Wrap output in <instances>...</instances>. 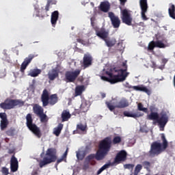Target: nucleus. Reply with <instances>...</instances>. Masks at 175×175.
Here are the masks:
<instances>
[{"instance_id": "25", "label": "nucleus", "mask_w": 175, "mask_h": 175, "mask_svg": "<svg viewBox=\"0 0 175 175\" xmlns=\"http://www.w3.org/2000/svg\"><path fill=\"white\" fill-rule=\"evenodd\" d=\"M100 10L104 13H107L110 10V3L109 1H103L100 4Z\"/></svg>"}, {"instance_id": "50", "label": "nucleus", "mask_w": 175, "mask_h": 175, "mask_svg": "<svg viewBox=\"0 0 175 175\" xmlns=\"http://www.w3.org/2000/svg\"><path fill=\"white\" fill-rule=\"evenodd\" d=\"M90 21H91V25L92 27H95V18L92 17L90 18Z\"/></svg>"}, {"instance_id": "43", "label": "nucleus", "mask_w": 175, "mask_h": 175, "mask_svg": "<svg viewBox=\"0 0 175 175\" xmlns=\"http://www.w3.org/2000/svg\"><path fill=\"white\" fill-rule=\"evenodd\" d=\"M142 165L144 169H146V170H150V167H151V163H150V161H145L142 163Z\"/></svg>"}, {"instance_id": "8", "label": "nucleus", "mask_w": 175, "mask_h": 175, "mask_svg": "<svg viewBox=\"0 0 175 175\" xmlns=\"http://www.w3.org/2000/svg\"><path fill=\"white\" fill-rule=\"evenodd\" d=\"M26 125L29 131H31L38 139L42 137L40 129L38 127L36 124H33V119L32 118V114L31 113H28L26 116Z\"/></svg>"}, {"instance_id": "19", "label": "nucleus", "mask_w": 175, "mask_h": 175, "mask_svg": "<svg viewBox=\"0 0 175 175\" xmlns=\"http://www.w3.org/2000/svg\"><path fill=\"white\" fill-rule=\"evenodd\" d=\"M94 29L96 31V35L98 36V38H100V39H103L106 40L109 36V32L106 31L105 29L98 30V27H94Z\"/></svg>"}, {"instance_id": "49", "label": "nucleus", "mask_w": 175, "mask_h": 175, "mask_svg": "<svg viewBox=\"0 0 175 175\" xmlns=\"http://www.w3.org/2000/svg\"><path fill=\"white\" fill-rule=\"evenodd\" d=\"M83 167V170H87V169L90 167V162L88 161L87 163H85Z\"/></svg>"}, {"instance_id": "3", "label": "nucleus", "mask_w": 175, "mask_h": 175, "mask_svg": "<svg viewBox=\"0 0 175 175\" xmlns=\"http://www.w3.org/2000/svg\"><path fill=\"white\" fill-rule=\"evenodd\" d=\"M41 102L42 103L43 107H46V106H49V105L50 106H54V105L58 103V94H54L50 95L49 90L44 89L41 95Z\"/></svg>"}, {"instance_id": "36", "label": "nucleus", "mask_w": 175, "mask_h": 175, "mask_svg": "<svg viewBox=\"0 0 175 175\" xmlns=\"http://www.w3.org/2000/svg\"><path fill=\"white\" fill-rule=\"evenodd\" d=\"M104 42H105L106 45L107 47H113L116 45V40H111L110 38H106Z\"/></svg>"}, {"instance_id": "9", "label": "nucleus", "mask_w": 175, "mask_h": 175, "mask_svg": "<svg viewBox=\"0 0 175 175\" xmlns=\"http://www.w3.org/2000/svg\"><path fill=\"white\" fill-rule=\"evenodd\" d=\"M80 73H81V69H77L75 71H66L65 73L66 83H75L76 79L80 75Z\"/></svg>"}, {"instance_id": "7", "label": "nucleus", "mask_w": 175, "mask_h": 175, "mask_svg": "<svg viewBox=\"0 0 175 175\" xmlns=\"http://www.w3.org/2000/svg\"><path fill=\"white\" fill-rule=\"evenodd\" d=\"M57 150L54 148H49L46 152L45 157L43 158V160L40 161L39 166L40 167H43L46 165H49V163H53L57 161Z\"/></svg>"}, {"instance_id": "23", "label": "nucleus", "mask_w": 175, "mask_h": 175, "mask_svg": "<svg viewBox=\"0 0 175 175\" xmlns=\"http://www.w3.org/2000/svg\"><path fill=\"white\" fill-rule=\"evenodd\" d=\"M85 159L86 161H88V162H90L92 159H96V161H103V159H105V157L103 156H99V154H98L97 150L96 154H91L88 155Z\"/></svg>"}, {"instance_id": "55", "label": "nucleus", "mask_w": 175, "mask_h": 175, "mask_svg": "<svg viewBox=\"0 0 175 175\" xmlns=\"http://www.w3.org/2000/svg\"><path fill=\"white\" fill-rule=\"evenodd\" d=\"M126 88H129V89L133 88V86L131 85L129 83H126Z\"/></svg>"}, {"instance_id": "57", "label": "nucleus", "mask_w": 175, "mask_h": 175, "mask_svg": "<svg viewBox=\"0 0 175 175\" xmlns=\"http://www.w3.org/2000/svg\"><path fill=\"white\" fill-rule=\"evenodd\" d=\"M13 152H14V150H9L8 151V154H13Z\"/></svg>"}, {"instance_id": "31", "label": "nucleus", "mask_w": 175, "mask_h": 175, "mask_svg": "<svg viewBox=\"0 0 175 175\" xmlns=\"http://www.w3.org/2000/svg\"><path fill=\"white\" fill-rule=\"evenodd\" d=\"M168 14L171 18L175 20V5L173 3L169 4Z\"/></svg>"}, {"instance_id": "35", "label": "nucleus", "mask_w": 175, "mask_h": 175, "mask_svg": "<svg viewBox=\"0 0 175 175\" xmlns=\"http://www.w3.org/2000/svg\"><path fill=\"white\" fill-rule=\"evenodd\" d=\"M42 73V70L40 69H33L31 70L30 72L29 73V76H31V77H38L39 75Z\"/></svg>"}, {"instance_id": "2", "label": "nucleus", "mask_w": 175, "mask_h": 175, "mask_svg": "<svg viewBox=\"0 0 175 175\" xmlns=\"http://www.w3.org/2000/svg\"><path fill=\"white\" fill-rule=\"evenodd\" d=\"M161 140L163 142L162 144L161 142L156 141L152 143L150 146V149L148 152V157L150 158H154V157H158L159 154H162L163 151L167 148L169 146V142H167V139H166V137L165 134H161Z\"/></svg>"}, {"instance_id": "40", "label": "nucleus", "mask_w": 175, "mask_h": 175, "mask_svg": "<svg viewBox=\"0 0 175 175\" xmlns=\"http://www.w3.org/2000/svg\"><path fill=\"white\" fill-rule=\"evenodd\" d=\"M41 122H47L49 121V119L47 118V115H46L44 113H41V115L38 116Z\"/></svg>"}, {"instance_id": "18", "label": "nucleus", "mask_w": 175, "mask_h": 175, "mask_svg": "<svg viewBox=\"0 0 175 175\" xmlns=\"http://www.w3.org/2000/svg\"><path fill=\"white\" fill-rule=\"evenodd\" d=\"M35 11H36V17H40L41 18H44V17H49V14H47V12L49 10L44 9V8H42L41 10H40L38 8H35Z\"/></svg>"}, {"instance_id": "54", "label": "nucleus", "mask_w": 175, "mask_h": 175, "mask_svg": "<svg viewBox=\"0 0 175 175\" xmlns=\"http://www.w3.org/2000/svg\"><path fill=\"white\" fill-rule=\"evenodd\" d=\"M77 41L78 42V43H84V40H83L81 38H77Z\"/></svg>"}, {"instance_id": "13", "label": "nucleus", "mask_w": 175, "mask_h": 175, "mask_svg": "<svg viewBox=\"0 0 175 175\" xmlns=\"http://www.w3.org/2000/svg\"><path fill=\"white\" fill-rule=\"evenodd\" d=\"M108 17H109L113 28H120V25H121V20H120L118 16H116L114 13L110 12L108 13Z\"/></svg>"}, {"instance_id": "4", "label": "nucleus", "mask_w": 175, "mask_h": 175, "mask_svg": "<svg viewBox=\"0 0 175 175\" xmlns=\"http://www.w3.org/2000/svg\"><path fill=\"white\" fill-rule=\"evenodd\" d=\"M25 105V101L21 99H12L10 98H6L4 102L0 103L1 109L3 110H12L14 109L16 106L18 107H23Z\"/></svg>"}, {"instance_id": "44", "label": "nucleus", "mask_w": 175, "mask_h": 175, "mask_svg": "<svg viewBox=\"0 0 175 175\" xmlns=\"http://www.w3.org/2000/svg\"><path fill=\"white\" fill-rule=\"evenodd\" d=\"M122 138L120 136H116L113 139V143L114 144H118V143H121L122 142Z\"/></svg>"}, {"instance_id": "26", "label": "nucleus", "mask_w": 175, "mask_h": 175, "mask_svg": "<svg viewBox=\"0 0 175 175\" xmlns=\"http://www.w3.org/2000/svg\"><path fill=\"white\" fill-rule=\"evenodd\" d=\"M129 106V103L126 99H122L116 105V109H124V107H128Z\"/></svg>"}, {"instance_id": "1", "label": "nucleus", "mask_w": 175, "mask_h": 175, "mask_svg": "<svg viewBox=\"0 0 175 175\" xmlns=\"http://www.w3.org/2000/svg\"><path fill=\"white\" fill-rule=\"evenodd\" d=\"M123 69H120L117 67L111 68L109 70L105 72L106 76H101V80L104 81H108L111 84H116L117 83H121L122 81H125L126 77H128L129 72H126L128 70V66L126 65V62L122 63Z\"/></svg>"}, {"instance_id": "32", "label": "nucleus", "mask_w": 175, "mask_h": 175, "mask_svg": "<svg viewBox=\"0 0 175 175\" xmlns=\"http://www.w3.org/2000/svg\"><path fill=\"white\" fill-rule=\"evenodd\" d=\"M72 117L70 113L66 110H64L62 113V122H65L66 121H68L69 118Z\"/></svg>"}, {"instance_id": "17", "label": "nucleus", "mask_w": 175, "mask_h": 175, "mask_svg": "<svg viewBox=\"0 0 175 175\" xmlns=\"http://www.w3.org/2000/svg\"><path fill=\"white\" fill-rule=\"evenodd\" d=\"M10 170H11V172H13V173L18 170V161L17 160V158L14 157V155H12V157H11Z\"/></svg>"}, {"instance_id": "11", "label": "nucleus", "mask_w": 175, "mask_h": 175, "mask_svg": "<svg viewBox=\"0 0 175 175\" xmlns=\"http://www.w3.org/2000/svg\"><path fill=\"white\" fill-rule=\"evenodd\" d=\"M92 56L90 53H86L83 55V61L81 62V66L83 69H87L92 65Z\"/></svg>"}, {"instance_id": "37", "label": "nucleus", "mask_w": 175, "mask_h": 175, "mask_svg": "<svg viewBox=\"0 0 175 175\" xmlns=\"http://www.w3.org/2000/svg\"><path fill=\"white\" fill-rule=\"evenodd\" d=\"M57 4V1L55 0H47V3L45 6V10H50V6L51 5H56Z\"/></svg>"}, {"instance_id": "34", "label": "nucleus", "mask_w": 175, "mask_h": 175, "mask_svg": "<svg viewBox=\"0 0 175 175\" xmlns=\"http://www.w3.org/2000/svg\"><path fill=\"white\" fill-rule=\"evenodd\" d=\"M64 129V124H59L57 127H55L53 130V135H55V136H59L61 135V132L62 129Z\"/></svg>"}, {"instance_id": "45", "label": "nucleus", "mask_w": 175, "mask_h": 175, "mask_svg": "<svg viewBox=\"0 0 175 175\" xmlns=\"http://www.w3.org/2000/svg\"><path fill=\"white\" fill-rule=\"evenodd\" d=\"M107 106L108 109H109L110 111H113L115 109H117V107H116V105H113L110 103H107Z\"/></svg>"}, {"instance_id": "16", "label": "nucleus", "mask_w": 175, "mask_h": 175, "mask_svg": "<svg viewBox=\"0 0 175 175\" xmlns=\"http://www.w3.org/2000/svg\"><path fill=\"white\" fill-rule=\"evenodd\" d=\"M0 128L1 131H5L9 125V120H8V115L6 113H0Z\"/></svg>"}, {"instance_id": "22", "label": "nucleus", "mask_w": 175, "mask_h": 175, "mask_svg": "<svg viewBox=\"0 0 175 175\" xmlns=\"http://www.w3.org/2000/svg\"><path fill=\"white\" fill-rule=\"evenodd\" d=\"M133 90L135 91H140L141 92H146L148 95H151V91L143 85L133 86Z\"/></svg>"}, {"instance_id": "29", "label": "nucleus", "mask_w": 175, "mask_h": 175, "mask_svg": "<svg viewBox=\"0 0 175 175\" xmlns=\"http://www.w3.org/2000/svg\"><path fill=\"white\" fill-rule=\"evenodd\" d=\"M85 91L84 85H78L75 88V96H80Z\"/></svg>"}, {"instance_id": "28", "label": "nucleus", "mask_w": 175, "mask_h": 175, "mask_svg": "<svg viewBox=\"0 0 175 175\" xmlns=\"http://www.w3.org/2000/svg\"><path fill=\"white\" fill-rule=\"evenodd\" d=\"M58 76V70H57L55 68L52 69L51 71L48 73V77L51 81H54V80H55Z\"/></svg>"}, {"instance_id": "30", "label": "nucleus", "mask_w": 175, "mask_h": 175, "mask_svg": "<svg viewBox=\"0 0 175 175\" xmlns=\"http://www.w3.org/2000/svg\"><path fill=\"white\" fill-rule=\"evenodd\" d=\"M79 131L81 132H85V131H87V124H83L82 123L77 124V129L73 131V133H79Z\"/></svg>"}, {"instance_id": "33", "label": "nucleus", "mask_w": 175, "mask_h": 175, "mask_svg": "<svg viewBox=\"0 0 175 175\" xmlns=\"http://www.w3.org/2000/svg\"><path fill=\"white\" fill-rule=\"evenodd\" d=\"M159 114L157 112L151 111L150 114L147 115L146 118L150 121H157Z\"/></svg>"}, {"instance_id": "39", "label": "nucleus", "mask_w": 175, "mask_h": 175, "mask_svg": "<svg viewBox=\"0 0 175 175\" xmlns=\"http://www.w3.org/2000/svg\"><path fill=\"white\" fill-rule=\"evenodd\" d=\"M80 108L82 113H87L88 111V105L85 103H82Z\"/></svg>"}, {"instance_id": "48", "label": "nucleus", "mask_w": 175, "mask_h": 175, "mask_svg": "<svg viewBox=\"0 0 175 175\" xmlns=\"http://www.w3.org/2000/svg\"><path fill=\"white\" fill-rule=\"evenodd\" d=\"M124 169H133V167H135V165L134 164H125L124 165Z\"/></svg>"}, {"instance_id": "53", "label": "nucleus", "mask_w": 175, "mask_h": 175, "mask_svg": "<svg viewBox=\"0 0 175 175\" xmlns=\"http://www.w3.org/2000/svg\"><path fill=\"white\" fill-rule=\"evenodd\" d=\"M68 150H69V148H66V150L65 151V152L64 153L63 156H62V158L64 159V158H66V156L68 155Z\"/></svg>"}, {"instance_id": "27", "label": "nucleus", "mask_w": 175, "mask_h": 175, "mask_svg": "<svg viewBox=\"0 0 175 175\" xmlns=\"http://www.w3.org/2000/svg\"><path fill=\"white\" fill-rule=\"evenodd\" d=\"M124 117H131L132 118H139V117H143L144 116V113H142L140 112H136L135 113H132L129 111H124L123 113Z\"/></svg>"}, {"instance_id": "47", "label": "nucleus", "mask_w": 175, "mask_h": 175, "mask_svg": "<svg viewBox=\"0 0 175 175\" xmlns=\"http://www.w3.org/2000/svg\"><path fill=\"white\" fill-rule=\"evenodd\" d=\"M6 135H8V136H14V129H10V130H8L6 131Z\"/></svg>"}, {"instance_id": "52", "label": "nucleus", "mask_w": 175, "mask_h": 175, "mask_svg": "<svg viewBox=\"0 0 175 175\" xmlns=\"http://www.w3.org/2000/svg\"><path fill=\"white\" fill-rule=\"evenodd\" d=\"M168 61L169 60L167 59L163 58V59H162V64H163V65H166V64H167Z\"/></svg>"}, {"instance_id": "42", "label": "nucleus", "mask_w": 175, "mask_h": 175, "mask_svg": "<svg viewBox=\"0 0 175 175\" xmlns=\"http://www.w3.org/2000/svg\"><path fill=\"white\" fill-rule=\"evenodd\" d=\"M109 166H110V163L105 164L102 167H100L98 170L97 174L98 175L100 174V173H102V172H103V170H106V169H109Z\"/></svg>"}, {"instance_id": "6", "label": "nucleus", "mask_w": 175, "mask_h": 175, "mask_svg": "<svg viewBox=\"0 0 175 175\" xmlns=\"http://www.w3.org/2000/svg\"><path fill=\"white\" fill-rule=\"evenodd\" d=\"M110 148H111V138L110 137H107L100 142L97 154L98 157L105 158L106 155L109 154Z\"/></svg>"}, {"instance_id": "10", "label": "nucleus", "mask_w": 175, "mask_h": 175, "mask_svg": "<svg viewBox=\"0 0 175 175\" xmlns=\"http://www.w3.org/2000/svg\"><path fill=\"white\" fill-rule=\"evenodd\" d=\"M126 157H128V154L126 153V151L120 150L116 154L113 161V163H116V165H120L121 162H125V161H126Z\"/></svg>"}, {"instance_id": "38", "label": "nucleus", "mask_w": 175, "mask_h": 175, "mask_svg": "<svg viewBox=\"0 0 175 175\" xmlns=\"http://www.w3.org/2000/svg\"><path fill=\"white\" fill-rule=\"evenodd\" d=\"M137 109L139 111H144V113H148V109L144 107L142 103H138Z\"/></svg>"}, {"instance_id": "46", "label": "nucleus", "mask_w": 175, "mask_h": 175, "mask_svg": "<svg viewBox=\"0 0 175 175\" xmlns=\"http://www.w3.org/2000/svg\"><path fill=\"white\" fill-rule=\"evenodd\" d=\"M84 157H85L84 154H81L79 152H77V158L79 161H83L84 159Z\"/></svg>"}, {"instance_id": "24", "label": "nucleus", "mask_w": 175, "mask_h": 175, "mask_svg": "<svg viewBox=\"0 0 175 175\" xmlns=\"http://www.w3.org/2000/svg\"><path fill=\"white\" fill-rule=\"evenodd\" d=\"M33 111L34 114L37 115L38 117L44 113V109L43 107H42V106L39 105V104H36L33 107Z\"/></svg>"}, {"instance_id": "21", "label": "nucleus", "mask_w": 175, "mask_h": 175, "mask_svg": "<svg viewBox=\"0 0 175 175\" xmlns=\"http://www.w3.org/2000/svg\"><path fill=\"white\" fill-rule=\"evenodd\" d=\"M59 17V12L58 11H54L52 12L51 16V23L52 24V27H55L57 25V21H58V18Z\"/></svg>"}, {"instance_id": "15", "label": "nucleus", "mask_w": 175, "mask_h": 175, "mask_svg": "<svg viewBox=\"0 0 175 175\" xmlns=\"http://www.w3.org/2000/svg\"><path fill=\"white\" fill-rule=\"evenodd\" d=\"M35 57H38V55L30 54L28 55L27 57L25 59V60L23 61V62L21 66V72H22V73H23L25 69H27V66H28L29 64H31V62H32V59H33Z\"/></svg>"}, {"instance_id": "56", "label": "nucleus", "mask_w": 175, "mask_h": 175, "mask_svg": "<svg viewBox=\"0 0 175 175\" xmlns=\"http://www.w3.org/2000/svg\"><path fill=\"white\" fill-rule=\"evenodd\" d=\"M9 171L8 170V169H6V168H5L4 170H3V172L5 173V174H9V172H8Z\"/></svg>"}, {"instance_id": "14", "label": "nucleus", "mask_w": 175, "mask_h": 175, "mask_svg": "<svg viewBox=\"0 0 175 175\" xmlns=\"http://www.w3.org/2000/svg\"><path fill=\"white\" fill-rule=\"evenodd\" d=\"M155 47H157L158 49H165L166 47V44L161 40L151 41L148 44V50L152 51Z\"/></svg>"}, {"instance_id": "20", "label": "nucleus", "mask_w": 175, "mask_h": 175, "mask_svg": "<svg viewBox=\"0 0 175 175\" xmlns=\"http://www.w3.org/2000/svg\"><path fill=\"white\" fill-rule=\"evenodd\" d=\"M167 121H169L167 116L163 114L160 118L159 116L157 122H158L160 128H165V126L167 124Z\"/></svg>"}, {"instance_id": "12", "label": "nucleus", "mask_w": 175, "mask_h": 175, "mask_svg": "<svg viewBox=\"0 0 175 175\" xmlns=\"http://www.w3.org/2000/svg\"><path fill=\"white\" fill-rule=\"evenodd\" d=\"M139 5L141 8V16L143 20L147 21L148 18L146 16V13H147V10L148 9V5H147V0H140Z\"/></svg>"}, {"instance_id": "58", "label": "nucleus", "mask_w": 175, "mask_h": 175, "mask_svg": "<svg viewBox=\"0 0 175 175\" xmlns=\"http://www.w3.org/2000/svg\"><path fill=\"white\" fill-rule=\"evenodd\" d=\"M101 96H102V98H106V94L103 93V94H101Z\"/></svg>"}, {"instance_id": "5", "label": "nucleus", "mask_w": 175, "mask_h": 175, "mask_svg": "<svg viewBox=\"0 0 175 175\" xmlns=\"http://www.w3.org/2000/svg\"><path fill=\"white\" fill-rule=\"evenodd\" d=\"M120 3V5L119 6V9H120V14L122 21L123 24H126V25H132V21L133 18H132V12L128 9H122V6H125V3L128 0H119Z\"/></svg>"}, {"instance_id": "41", "label": "nucleus", "mask_w": 175, "mask_h": 175, "mask_svg": "<svg viewBox=\"0 0 175 175\" xmlns=\"http://www.w3.org/2000/svg\"><path fill=\"white\" fill-rule=\"evenodd\" d=\"M143 169V166L142 164H138L135 166V170H134V174L138 175L139 173H140V171Z\"/></svg>"}, {"instance_id": "51", "label": "nucleus", "mask_w": 175, "mask_h": 175, "mask_svg": "<svg viewBox=\"0 0 175 175\" xmlns=\"http://www.w3.org/2000/svg\"><path fill=\"white\" fill-rule=\"evenodd\" d=\"M62 161H64L63 157L62 159H57L55 165L58 166V165H59V163H61V162H62Z\"/></svg>"}]
</instances>
